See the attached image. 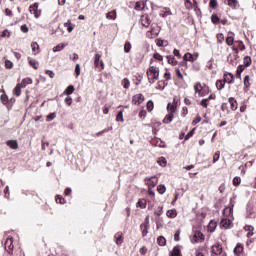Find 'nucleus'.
Instances as JSON below:
<instances>
[{
  "label": "nucleus",
  "instance_id": "obj_47",
  "mask_svg": "<svg viewBox=\"0 0 256 256\" xmlns=\"http://www.w3.org/2000/svg\"><path fill=\"white\" fill-rule=\"evenodd\" d=\"M106 17H107V19H116V18H117V13H116L115 11H113V12H108V13L106 14Z\"/></svg>",
  "mask_w": 256,
  "mask_h": 256
},
{
  "label": "nucleus",
  "instance_id": "obj_1",
  "mask_svg": "<svg viewBox=\"0 0 256 256\" xmlns=\"http://www.w3.org/2000/svg\"><path fill=\"white\" fill-rule=\"evenodd\" d=\"M147 77L149 83L153 85L157 79H159V68L155 66H150L149 69L147 70Z\"/></svg>",
  "mask_w": 256,
  "mask_h": 256
},
{
  "label": "nucleus",
  "instance_id": "obj_28",
  "mask_svg": "<svg viewBox=\"0 0 256 256\" xmlns=\"http://www.w3.org/2000/svg\"><path fill=\"white\" fill-rule=\"evenodd\" d=\"M136 207H140V209H145V207H147V200H145V199H140V200L137 202Z\"/></svg>",
  "mask_w": 256,
  "mask_h": 256
},
{
  "label": "nucleus",
  "instance_id": "obj_19",
  "mask_svg": "<svg viewBox=\"0 0 256 256\" xmlns=\"http://www.w3.org/2000/svg\"><path fill=\"white\" fill-rule=\"evenodd\" d=\"M21 89H23V86L19 83L16 85V87L13 90L14 95H16V97H19L21 95Z\"/></svg>",
  "mask_w": 256,
  "mask_h": 256
},
{
  "label": "nucleus",
  "instance_id": "obj_3",
  "mask_svg": "<svg viewBox=\"0 0 256 256\" xmlns=\"http://www.w3.org/2000/svg\"><path fill=\"white\" fill-rule=\"evenodd\" d=\"M203 241H205V235H203L199 230L194 231L192 243H203Z\"/></svg>",
  "mask_w": 256,
  "mask_h": 256
},
{
  "label": "nucleus",
  "instance_id": "obj_26",
  "mask_svg": "<svg viewBox=\"0 0 256 256\" xmlns=\"http://www.w3.org/2000/svg\"><path fill=\"white\" fill-rule=\"evenodd\" d=\"M75 91V86L69 85L65 90H64V95H72V93Z\"/></svg>",
  "mask_w": 256,
  "mask_h": 256
},
{
  "label": "nucleus",
  "instance_id": "obj_41",
  "mask_svg": "<svg viewBox=\"0 0 256 256\" xmlns=\"http://www.w3.org/2000/svg\"><path fill=\"white\" fill-rule=\"evenodd\" d=\"M211 21L214 25H217L218 23H220L221 19H219V16H217V14H212Z\"/></svg>",
  "mask_w": 256,
  "mask_h": 256
},
{
  "label": "nucleus",
  "instance_id": "obj_24",
  "mask_svg": "<svg viewBox=\"0 0 256 256\" xmlns=\"http://www.w3.org/2000/svg\"><path fill=\"white\" fill-rule=\"evenodd\" d=\"M157 243L160 247H165L166 243H167V240L165 239V237L163 236H159L157 238Z\"/></svg>",
  "mask_w": 256,
  "mask_h": 256
},
{
  "label": "nucleus",
  "instance_id": "obj_51",
  "mask_svg": "<svg viewBox=\"0 0 256 256\" xmlns=\"http://www.w3.org/2000/svg\"><path fill=\"white\" fill-rule=\"evenodd\" d=\"M116 121H121V123H123L124 119H123V111H119L117 116H116Z\"/></svg>",
  "mask_w": 256,
  "mask_h": 256
},
{
  "label": "nucleus",
  "instance_id": "obj_25",
  "mask_svg": "<svg viewBox=\"0 0 256 256\" xmlns=\"http://www.w3.org/2000/svg\"><path fill=\"white\" fill-rule=\"evenodd\" d=\"M167 110L170 112V114L173 115V113H175V111H177V105L168 103Z\"/></svg>",
  "mask_w": 256,
  "mask_h": 256
},
{
  "label": "nucleus",
  "instance_id": "obj_52",
  "mask_svg": "<svg viewBox=\"0 0 256 256\" xmlns=\"http://www.w3.org/2000/svg\"><path fill=\"white\" fill-rule=\"evenodd\" d=\"M221 157V152L217 151L213 156V163H217L219 161V158Z\"/></svg>",
  "mask_w": 256,
  "mask_h": 256
},
{
  "label": "nucleus",
  "instance_id": "obj_11",
  "mask_svg": "<svg viewBox=\"0 0 256 256\" xmlns=\"http://www.w3.org/2000/svg\"><path fill=\"white\" fill-rule=\"evenodd\" d=\"M150 33L151 35H154V37H157L159 33H161V27H159L157 24L155 26L152 24Z\"/></svg>",
  "mask_w": 256,
  "mask_h": 256
},
{
  "label": "nucleus",
  "instance_id": "obj_33",
  "mask_svg": "<svg viewBox=\"0 0 256 256\" xmlns=\"http://www.w3.org/2000/svg\"><path fill=\"white\" fill-rule=\"evenodd\" d=\"M216 87H217L218 91H221V89H224L225 88L224 80H217Z\"/></svg>",
  "mask_w": 256,
  "mask_h": 256
},
{
  "label": "nucleus",
  "instance_id": "obj_8",
  "mask_svg": "<svg viewBox=\"0 0 256 256\" xmlns=\"http://www.w3.org/2000/svg\"><path fill=\"white\" fill-rule=\"evenodd\" d=\"M220 227H223V229H231L233 227V222L227 218H224L220 222Z\"/></svg>",
  "mask_w": 256,
  "mask_h": 256
},
{
  "label": "nucleus",
  "instance_id": "obj_58",
  "mask_svg": "<svg viewBox=\"0 0 256 256\" xmlns=\"http://www.w3.org/2000/svg\"><path fill=\"white\" fill-rule=\"evenodd\" d=\"M208 101H209V99H207V98L202 99L201 102H200V105H201L202 107H204V109H207V107H208L207 102H208Z\"/></svg>",
  "mask_w": 256,
  "mask_h": 256
},
{
  "label": "nucleus",
  "instance_id": "obj_34",
  "mask_svg": "<svg viewBox=\"0 0 256 256\" xmlns=\"http://www.w3.org/2000/svg\"><path fill=\"white\" fill-rule=\"evenodd\" d=\"M158 165H160V167H166L167 166V159H165V157H160L157 160Z\"/></svg>",
  "mask_w": 256,
  "mask_h": 256
},
{
  "label": "nucleus",
  "instance_id": "obj_39",
  "mask_svg": "<svg viewBox=\"0 0 256 256\" xmlns=\"http://www.w3.org/2000/svg\"><path fill=\"white\" fill-rule=\"evenodd\" d=\"M243 63L245 67H251V63H252L251 57L245 56L243 59Z\"/></svg>",
  "mask_w": 256,
  "mask_h": 256
},
{
  "label": "nucleus",
  "instance_id": "obj_13",
  "mask_svg": "<svg viewBox=\"0 0 256 256\" xmlns=\"http://www.w3.org/2000/svg\"><path fill=\"white\" fill-rule=\"evenodd\" d=\"M6 145L10 147V149H19V144L17 143V140H8L6 142Z\"/></svg>",
  "mask_w": 256,
  "mask_h": 256
},
{
  "label": "nucleus",
  "instance_id": "obj_20",
  "mask_svg": "<svg viewBox=\"0 0 256 256\" xmlns=\"http://www.w3.org/2000/svg\"><path fill=\"white\" fill-rule=\"evenodd\" d=\"M0 101H1V103H3V105H5L6 107H8L9 96H7V94H2V95L0 96Z\"/></svg>",
  "mask_w": 256,
  "mask_h": 256
},
{
  "label": "nucleus",
  "instance_id": "obj_29",
  "mask_svg": "<svg viewBox=\"0 0 256 256\" xmlns=\"http://www.w3.org/2000/svg\"><path fill=\"white\" fill-rule=\"evenodd\" d=\"M183 59L185 61H190V63H193V61H195V58H193V54H191L189 52L184 54Z\"/></svg>",
  "mask_w": 256,
  "mask_h": 256
},
{
  "label": "nucleus",
  "instance_id": "obj_59",
  "mask_svg": "<svg viewBox=\"0 0 256 256\" xmlns=\"http://www.w3.org/2000/svg\"><path fill=\"white\" fill-rule=\"evenodd\" d=\"M5 67L6 69H13V62H11L10 60H6Z\"/></svg>",
  "mask_w": 256,
  "mask_h": 256
},
{
  "label": "nucleus",
  "instance_id": "obj_16",
  "mask_svg": "<svg viewBox=\"0 0 256 256\" xmlns=\"http://www.w3.org/2000/svg\"><path fill=\"white\" fill-rule=\"evenodd\" d=\"M229 103H230V107H231L232 111H237V100H235V98H233V97H230Z\"/></svg>",
  "mask_w": 256,
  "mask_h": 256
},
{
  "label": "nucleus",
  "instance_id": "obj_46",
  "mask_svg": "<svg viewBox=\"0 0 256 256\" xmlns=\"http://www.w3.org/2000/svg\"><path fill=\"white\" fill-rule=\"evenodd\" d=\"M131 51V42L126 41L124 44V52L129 53Z\"/></svg>",
  "mask_w": 256,
  "mask_h": 256
},
{
  "label": "nucleus",
  "instance_id": "obj_35",
  "mask_svg": "<svg viewBox=\"0 0 256 256\" xmlns=\"http://www.w3.org/2000/svg\"><path fill=\"white\" fill-rule=\"evenodd\" d=\"M239 2L237 0H228V6L232 9H237Z\"/></svg>",
  "mask_w": 256,
  "mask_h": 256
},
{
  "label": "nucleus",
  "instance_id": "obj_57",
  "mask_svg": "<svg viewBox=\"0 0 256 256\" xmlns=\"http://www.w3.org/2000/svg\"><path fill=\"white\" fill-rule=\"evenodd\" d=\"M153 58L157 61H163V56L157 52L153 54Z\"/></svg>",
  "mask_w": 256,
  "mask_h": 256
},
{
  "label": "nucleus",
  "instance_id": "obj_62",
  "mask_svg": "<svg viewBox=\"0 0 256 256\" xmlns=\"http://www.w3.org/2000/svg\"><path fill=\"white\" fill-rule=\"evenodd\" d=\"M197 123H201V116L199 115L192 121V125H197Z\"/></svg>",
  "mask_w": 256,
  "mask_h": 256
},
{
  "label": "nucleus",
  "instance_id": "obj_56",
  "mask_svg": "<svg viewBox=\"0 0 256 256\" xmlns=\"http://www.w3.org/2000/svg\"><path fill=\"white\" fill-rule=\"evenodd\" d=\"M75 74L76 77H79V75H81V66L79 64H76L75 66Z\"/></svg>",
  "mask_w": 256,
  "mask_h": 256
},
{
  "label": "nucleus",
  "instance_id": "obj_43",
  "mask_svg": "<svg viewBox=\"0 0 256 256\" xmlns=\"http://www.w3.org/2000/svg\"><path fill=\"white\" fill-rule=\"evenodd\" d=\"M122 85L124 89H129V87H131V82L127 78H124L122 80Z\"/></svg>",
  "mask_w": 256,
  "mask_h": 256
},
{
  "label": "nucleus",
  "instance_id": "obj_7",
  "mask_svg": "<svg viewBox=\"0 0 256 256\" xmlns=\"http://www.w3.org/2000/svg\"><path fill=\"white\" fill-rule=\"evenodd\" d=\"M99 63H100V67H101L100 70L103 71V69H105V64L101 60V54H95V57H94L95 67H99Z\"/></svg>",
  "mask_w": 256,
  "mask_h": 256
},
{
  "label": "nucleus",
  "instance_id": "obj_50",
  "mask_svg": "<svg viewBox=\"0 0 256 256\" xmlns=\"http://www.w3.org/2000/svg\"><path fill=\"white\" fill-rule=\"evenodd\" d=\"M57 117V113L55 112H52L50 113L47 118H46V121H53V119H55Z\"/></svg>",
  "mask_w": 256,
  "mask_h": 256
},
{
  "label": "nucleus",
  "instance_id": "obj_49",
  "mask_svg": "<svg viewBox=\"0 0 256 256\" xmlns=\"http://www.w3.org/2000/svg\"><path fill=\"white\" fill-rule=\"evenodd\" d=\"M234 42H235V38H233V36H228L226 38V43L227 45H229V47H231V45H233Z\"/></svg>",
  "mask_w": 256,
  "mask_h": 256
},
{
  "label": "nucleus",
  "instance_id": "obj_63",
  "mask_svg": "<svg viewBox=\"0 0 256 256\" xmlns=\"http://www.w3.org/2000/svg\"><path fill=\"white\" fill-rule=\"evenodd\" d=\"M179 235H181V230H177L174 234V241H180Z\"/></svg>",
  "mask_w": 256,
  "mask_h": 256
},
{
  "label": "nucleus",
  "instance_id": "obj_32",
  "mask_svg": "<svg viewBox=\"0 0 256 256\" xmlns=\"http://www.w3.org/2000/svg\"><path fill=\"white\" fill-rule=\"evenodd\" d=\"M31 47L34 55H37V53H39V44L37 42H32Z\"/></svg>",
  "mask_w": 256,
  "mask_h": 256
},
{
  "label": "nucleus",
  "instance_id": "obj_48",
  "mask_svg": "<svg viewBox=\"0 0 256 256\" xmlns=\"http://www.w3.org/2000/svg\"><path fill=\"white\" fill-rule=\"evenodd\" d=\"M249 79H250L249 75H246V76L244 77V86H245V89L251 87V83H249Z\"/></svg>",
  "mask_w": 256,
  "mask_h": 256
},
{
  "label": "nucleus",
  "instance_id": "obj_54",
  "mask_svg": "<svg viewBox=\"0 0 256 256\" xmlns=\"http://www.w3.org/2000/svg\"><path fill=\"white\" fill-rule=\"evenodd\" d=\"M65 103L66 105H68V107H71L72 103H73V98H71V96H68L65 98Z\"/></svg>",
  "mask_w": 256,
  "mask_h": 256
},
{
  "label": "nucleus",
  "instance_id": "obj_30",
  "mask_svg": "<svg viewBox=\"0 0 256 256\" xmlns=\"http://www.w3.org/2000/svg\"><path fill=\"white\" fill-rule=\"evenodd\" d=\"M208 229L211 233H213V231H215V229H217V222L211 220L208 225Z\"/></svg>",
  "mask_w": 256,
  "mask_h": 256
},
{
  "label": "nucleus",
  "instance_id": "obj_12",
  "mask_svg": "<svg viewBox=\"0 0 256 256\" xmlns=\"http://www.w3.org/2000/svg\"><path fill=\"white\" fill-rule=\"evenodd\" d=\"M116 245H121L123 243V232H117L114 236Z\"/></svg>",
  "mask_w": 256,
  "mask_h": 256
},
{
  "label": "nucleus",
  "instance_id": "obj_55",
  "mask_svg": "<svg viewBox=\"0 0 256 256\" xmlns=\"http://www.w3.org/2000/svg\"><path fill=\"white\" fill-rule=\"evenodd\" d=\"M209 7L211 9H216L217 8V0H210Z\"/></svg>",
  "mask_w": 256,
  "mask_h": 256
},
{
  "label": "nucleus",
  "instance_id": "obj_45",
  "mask_svg": "<svg viewBox=\"0 0 256 256\" xmlns=\"http://www.w3.org/2000/svg\"><path fill=\"white\" fill-rule=\"evenodd\" d=\"M233 185L234 187H239V185H241V177H234L233 178Z\"/></svg>",
  "mask_w": 256,
  "mask_h": 256
},
{
  "label": "nucleus",
  "instance_id": "obj_18",
  "mask_svg": "<svg viewBox=\"0 0 256 256\" xmlns=\"http://www.w3.org/2000/svg\"><path fill=\"white\" fill-rule=\"evenodd\" d=\"M145 181H149V182H150V185H151L152 187H156V186H157V183H158L156 176H152V177H150V178H146Z\"/></svg>",
  "mask_w": 256,
  "mask_h": 256
},
{
  "label": "nucleus",
  "instance_id": "obj_10",
  "mask_svg": "<svg viewBox=\"0 0 256 256\" xmlns=\"http://www.w3.org/2000/svg\"><path fill=\"white\" fill-rule=\"evenodd\" d=\"M141 24H142V27H149V25H151V18H149V15H143L141 17Z\"/></svg>",
  "mask_w": 256,
  "mask_h": 256
},
{
  "label": "nucleus",
  "instance_id": "obj_14",
  "mask_svg": "<svg viewBox=\"0 0 256 256\" xmlns=\"http://www.w3.org/2000/svg\"><path fill=\"white\" fill-rule=\"evenodd\" d=\"M170 256H183L181 254V246H175L173 250L170 252Z\"/></svg>",
  "mask_w": 256,
  "mask_h": 256
},
{
  "label": "nucleus",
  "instance_id": "obj_44",
  "mask_svg": "<svg viewBox=\"0 0 256 256\" xmlns=\"http://www.w3.org/2000/svg\"><path fill=\"white\" fill-rule=\"evenodd\" d=\"M193 135H195V128H193L191 131L187 133V135L184 137L185 141H189V139H191Z\"/></svg>",
  "mask_w": 256,
  "mask_h": 256
},
{
  "label": "nucleus",
  "instance_id": "obj_17",
  "mask_svg": "<svg viewBox=\"0 0 256 256\" xmlns=\"http://www.w3.org/2000/svg\"><path fill=\"white\" fill-rule=\"evenodd\" d=\"M65 47H66L65 43H60V44L56 45L55 47H53L52 51L54 53H57L59 51H63L65 49Z\"/></svg>",
  "mask_w": 256,
  "mask_h": 256
},
{
  "label": "nucleus",
  "instance_id": "obj_15",
  "mask_svg": "<svg viewBox=\"0 0 256 256\" xmlns=\"http://www.w3.org/2000/svg\"><path fill=\"white\" fill-rule=\"evenodd\" d=\"M149 227L150 225H147V224L140 225V229L142 231V237H147V234L149 233Z\"/></svg>",
  "mask_w": 256,
  "mask_h": 256
},
{
  "label": "nucleus",
  "instance_id": "obj_23",
  "mask_svg": "<svg viewBox=\"0 0 256 256\" xmlns=\"http://www.w3.org/2000/svg\"><path fill=\"white\" fill-rule=\"evenodd\" d=\"M33 83V79L31 78H24L20 83L22 87H27V85H31Z\"/></svg>",
  "mask_w": 256,
  "mask_h": 256
},
{
  "label": "nucleus",
  "instance_id": "obj_37",
  "mask_svg": "<svg viewBox=\"0 0 256 256\" xmlns=\"http://www.w3.org/2000/svg\"><path fill=\"white\" fill-rule=\"evenodd\" d=\"M157 191L160 195H164L165 191H167V187H165L163 184H160L157 187Z\"/></svg>",
  "mask_w": 256,
  "mask_h": 256
},
{
  "label": "nucleus",
  "instance_id": "obj_31",
  "mask_svg": "<svg viewBox=\"0 0 256 256\" xmlns=\"http://www.w3.org/2000/svg\"><path fill=\"white\" fill-rule=\"evenodd\" d=\"M166 59H167L169 65L175 66L178 63L177 60H175L174 56H166Z\"/></svg>",
  "mask_w": 256,
  "mask_h": 256
},
{
  "label": "nucleus",
  "instance_id": "obj_9",
  "mask_svg": "<svg viewBox=\"0 0 256 256\" xmlns=\"http://www.w3.org/2000/svg\"><path fill=\"white\" fill-rule=\"evenodd\" d=\"M212 253L213 255H221V253H223V247L216 243L212 246Z\"/></svg>",
  "mask_w": 256,
  "mask_h": 256
},
{
  "label": "nucleus",
  "instance_id": "obj_60",
  "mask_svg": "<svg viewBox=\"0 0 256 256\" xmlns=\"http://www.w3.org/2000/svg\"><path fill=\"white\" fill-rule=\"evenodd\" d=\"M148 111H153V108H154V104H153V101H148L147 102V105H146Z\"/></svg>",
  "mask_w": 256,
  "mask_h": 256
},
{
  "label": "nucleus",
  "instance_id": "obj_64",
  "mask_svg": "<svg viewBox=\"0 0 256 256\" xmlns=\"http://www.w3.org/2000/svg\"><path fill=\"white\" fill-rule=\"evenodd\" d=\"M199 87H201V83H197L194 85L195 93H201V89H199Z\"/></svg>",
  "mask_w": 256,
  "mask_h": 256
},
{
  "label": "nucleus",
  "instance_id": "obj_6",
  "mask_svg": "<svg viewBox=\"0 0 256 256\" xmlns=\"http://www.w3.org/2000/svg\"><path fill=\"white\" fill-rule=\"evenodd\" d=\"M145 101V97L143 94H136L132 97L133 105H141V103Z\"/></svg>",
  "mask_w": 256,
  "mask_h": 256
},
{
  "label": "nucleus",
  "instance_id": "obj_36",
  "mask_svg": "<svg viewBox=\"0 0 256 256\" xmlns=\"http://www.w3.org/2000/svg\"><path fill=\"white\" fill-rule=\"evenodd\" d=\"M173 117H174L173 114H167L165 116V118L163 119V123H165V124L171 123V121H173Z\"/></svg>",
  "mask_w": 256,
  "mask_h": 256
},
{
  "label": "nucleus",
  "instance_id": "obj_21",
  "mask_svg": "<svg viewBox=\"0 0 256 256\" xmlns=\"http://www.w3.org/2000/svg\"><path fill=\"white\" fill-rule=\"evenodd\" d=\"M242 251H243V245L237 244L236 247L234 248V254L241 256Z\"/></svg>",
  "mask_w": 256,
  "mask_h": 256
},
{
  "label": "nucleus",
  "instance_id": "obj_22",
  "mask_svg": "<svg viewBox=\"0 0 256 256\" xmlns=\"http://www.w3.org/2000/svg\"><path fill=\"white\" fill-rule=\"evenodd\" d=\"M167 217H169L170 219H175V217H177V210L172 209V210H168L166 213Z\"/></svg>",
  "mask_w": 256,
  "mask_h": 256
},
{
  "label": "nucleus",
  "instance_id": "obj_61",
  "mask_svg": "<svg viewBox=\"0 0 256 256\" xmlns=\"http://www.w3.org/2000/svg\"><path fill=\"white\" fill-rule=\"evenodd\" d=\"M185 7L186 9H193V3H191V0H185Z\"/></svg>",
  "mask_w": 256,
  "mask_h": 256
},
{
  "label": "nucleus",
  "instance_id": "obj_27",
  "mask_svg": "<svg viewBox=\"0 0 256 256\" xmlns=\"http://www.w3.org/2000/svg\"><path fill=\"white\" fill-rule=\"evenodd\" d=\"M243 71H245V66L239 65L236 70V77H238V79H241V73H243Z\"/></svg>",
  "mask_w": 256,
  "mask_h": 256
},
{
  "label": "nucleus",
  "instance_id": "obj_4",
  "mask_svg": "<svg viewBox=\"0 0 256 256\" xmlns=\"http://www.w3.org/2000/svg\"><path fill=\"white\" fill-rule=\"evenodd\" d=\"M223 81L228 83L229 85H233L235 83V76L231 72H225L223 76Z\"/></svg>",
  "mask_w": 256,
  "mask_h": 256
},
{
  "label": "nucleus",
  "instance_id": "obj_5",
  "mask_svg": "<svg viewBox=\"0 0 256 256\" xmlns=\"http://www.w3.org/2000/svg\"><path fill=\"white\" fill-rule=\"evenodd\" d=\"M4 247L9 255H13V238H7Z\"/></svg>",
  "mask_w": 256,
  "mask_h": 256
},
{
  "label": "nucleus",
  "instance_id": "obj_38",
  "mask_svg": "<svg viewBox=\"0 0 256 256\" xmlns=\"http://www.w3.org/2000/svg\"><path fill=\"white\" fill-rule=\"evenodd\" d=\"M64 27H67L68 33L73 32V24L71 23V20H68L66 23H64Z\"/></svg>",
  "mask_w": 256,
  "mask_h": 256
},
{
  "label": "nucleus",
  "instance_id": "obj_53",
  "mask_svg": "<svg viewBox=\"0 0 256 256\" xmlns=\"http://www.w3.org/2000/svg\"><path fill=\"white\" fill-rule=\"evenodd\" d=\"M217 40L218 43H223V41H225V35H223V33L217 34Z\"/></svg>",
  "mask_w": 256,
  "mask_h": 256
},
{
  "label": "nucleus",
  "instance_id": "obj_42",
  "mask_svg": "<svg viewBox=\"0 0 256 256\" xmlns=\"http://www.w3.org/2000/svg\"><path fill=\"white\" fill-rule=\"evenodd\" d=\"M13 105H15V98L12 97L8 99V106H7L8 111H11V109H13Z\"/></svg>",
  "mask_w": 256,
  "mask_h": 256
},
{
  "label": "nucleus",
  "instance_id": "obj_40",
  "mask_svg": "<svg viewBox=\"0 0 256 256\" xmlns=\"http://www.w3.org/2000/svg\"><path fill=\"white\" fill-rule=\"evenodd\" d=\"M29 65L33 67V69H39V62L33 59H29Z\"/></svg>",
  "mask_w": 256,
  "mask_h": 256
},
{
  "label": "nucleus",
  "instance_id": "obj_2",
  "mask_svg": "<svg viewBox=\"0 0 256 256\" xmlns=\"http://www.w3.org/2000/svg\"><path fill=\"white\" fill-rule=\"evenodd\" d=\"M30 13H33L35 19H39L41 17V10H39V3L35 2L33 5L29 7Z\"/></svg>",
  "mask_w": 256,
  "mask_h": 256
}]
</instances>
